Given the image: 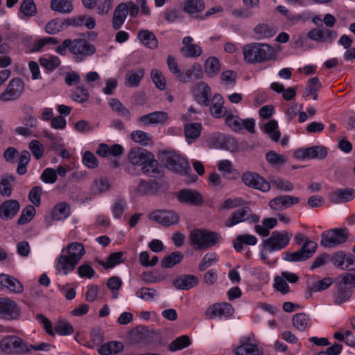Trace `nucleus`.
<instances>
[{"instance_id":"obj_1","label":"nucleus","mask_w":355,"mask_h":355,"mask_svg":"<svg viewBox=\"0 0 355 355\" xmlns=\"http://www.w3.org/2000/svg\"><path fill=\"white\" fill-rule=\"evenodd\" d=\"M67 49L73 55L76 62H80L96 53V47L85 39H65L61 44L55 48V52L65 55Z\"/></svg>"},{"instance_id":"obj_2","label":"nucleus","mask_w":355,"mask_h":355,"mask_svg":"<svg viewBox=\"0 0 355 355\" xmlns=\"http://www.w3.org/2000/svg\"><path fill=\"white\" fill-rule=\"evenodd\" d=\"M244 60L249 64L263 63L277 60V51L266 43L253 42L243 49Z\"/></svg>"},{"instance_id":"obj_3","label":"nucleus","mask_w":355,"mask_h":355,"mask_svg":"<svg viewBox=\"0 0 355 355\" xmlns=\"http://www.w3.org/2000/svg\"><path fill=\"white\" fill-rule=\"evenodd\" d=\"M67 252V254H60L58 258L56 269L62 270L67 275L73 271L83 256L85 254L83 243L73 242L63 248L62 252Z\"/></svg>"},{"instance_id":"obj_4","label":"nucleus","mask_w":355,"mask_h":355,"mask_svg":"<svg viewBox=\"0 0 355 355\" xmlns=\"http://www.w3.org/2000/svg\"><path fill=\"white\" fill-rule=\"evenodd\" d=\"M220 238L218 233L203 229L193 230L189 234L191 245L196 250H207L216 245Z\"/></svg>"},{"instance_id":"obj_5","label":"nucleus","mask_w":355,"mask_h":355,"mask_svg":"<svg viewBox=\"0 0 355 355\" xmlns=\"http://www.w3.org/2000/svg\"><path fill=\"white\" fill-rule=\"evenodd\" d=\"M159 158L164 166L173 172L187 175L191 171L189 162L174 151H164Z\"/></svg>"},{"instance_id":"obj_6","label":"nucleus","mask_w":355,"mask_h":355,"mask_svg":"<svg viewBox=\"0 0 355 355\" xmlns=\"http://www.w3.org/2000/svg\"><path fill=\"white\" fill-rule=\"evenodd\" d=\"M292 236V233L287 231H274L268 238L262 241V248L268 253L280 251L289 244Z\"/></svg>"},{"instance_id":"obj_7","label":"nucleus","mask_w":355,"mask_h":355,"mask_svg":"<svg viewBox=\"0 0 355 355\" xmlns=\"http://www.w3.org/2000/svg\"><path fill=\"white\" fill-rule=\"evenodd\" d=\"M348 233L346 228H334L324 231L321 234L320 245L327 248H333L345 243Z\"/></svg>"},{"instance_id":"obj_8","label":"nucleus","mask_w":355,"mask_h":355,"mask_svg":"<svg viewBox=\"0 0 355 355\" xmlns=\"http://www.w3.org/2000/svg\"><path fill=\"white\" fill-rule=\"evenodd\" d=\"M1 349L8 354H24L29 352L27 343L19 337L8 336L0 342Z\"/></svg>"},{"instance_id":"obj_9","label":"nucleus","mask_w":355,"mask_h":355,"mask_svg":"<svg viewBox=\"0 0 355 355\" xmlns=\"http://www.w3.org/2000/svg\"><path fill=\"white\" fill-rule=\"evenodd\" d=\"M241 181L248 187L268 192L271 188L270 183L254 172H245L241 175Z\"/></svg>"},{"instance_id":"obj_10","label":"nucleus","mask_w":355,"mask_h":355,"mask_svg":"<svg viewBox=\"0 0 355 355\" xmlns=\"http://www.w3.org/2000/svg\"><path fill=\"white\" fill-rule=\"evenodd\" d=\"M20 313V308L15 301L9 298H0V318L14 320L19 318Z\"/></svg>"},{"instance_id":"obj_11","label":"nucleus","mask_w":355,"mask_h":355,"mask_svg":"<svg viewBox=\"0 0 355 355\" xmlns=\"http://www.w3.org/2000/svg\"><path fill=\"white\" fill-rule=\"evenodd\" d=\"M24 89V83L21 78H12L8 85L6 90L0 95L3 101H10L18 98Z\"/></svg>"},{"instance_id":"obj_12","label":"nucleus","mask_w":355,"mask_h":355,"mask_svg":"<svg viewBox=\"0 0 355 355\" xmlns=\"http://www.w3.org/2000/svg\"><path fill=\"white\" fill-rule=\"evenodd\" d=\"M336 37L337 34L335 31L324 28L322 24H320L318 28L311 29L307 33V37L310 40L322 43H331Z\"/></svg>"},{"instance_id":"obj_13","label":"nucleus","mask_w":355,"mask_h":355,"mask_svg":"<svg viewBox=\"0 0 355 355\" xmlns=\"http://www.w3.org/2000/svg\"><path fill=\"white\" fill-rule=\"evenodd\" d=\"M210 142L215 148H223L234 153L238 150V142L231 136L217 134L210 138Z\"/></svg>"},{"instance_id":"obj_14","label":"nucleus","mask_w":355,"mask_h":355,"mask_svg":"<svg viewBox=\"0 0 355 355\" xmlns=\"http://www.w3.org/2000/svg\"><path fill=\"white\" fill-rule=\"evenodd\" d=\"M177 198L180 203L191 206H200L203 202L202 196L194 189H181L177 194Z\"/></svg>"},{"instance_id":"obj_15","label":"nucleus","mask_w":355,"mask_h":355,"mask_svg":"<svg viewBox=\"0 0 355 355\" xmlns=\"http://www.w3.org/2000/svg\"><path fill=\"white\" fill-rule=\"evenodd\" d=\"M150 218L164 226H171L178 224L179 216L173 211L158 210L150 215Z\"/></svg>"},{"instance_id":"obj_16","label":"nucleus","mask_w":355,"mask_h":355,"mask_svg":"<svg viewBox=\"0 0 355 355\" xmlns=\"http://www.w3.org/2000/svg\"><path fill=\"white\" fill-rule=\"evenodd\" d=\"M297 156L302 159H324L327 155V148L323 146H313L306 148H300L296 151Z\"/></svg>"},{"instance_id":"obj_17","label":"nucleus","mask_w":355,"mask_h":355,"mask_svg":"<svg viewBox=\"0 0 355 355\" xmlns=\"http://www.w3.org/2000/svg\"><path fill=\"white\" fill-rule=\"evenodd\" d=\"M234 309L229 303H216L208 307L205 312V315L209 319H214L216 316L230 317L232 315Z\"/></svg>"},{"instance_id":"obj_18","label":"nucleus","mask_w":355,"mask_h":355,"mask_svg":"<svg viewBox=\"0 0 355 355\" xmlns=\"http://www.w3.org/2000/svg\"><path fill=\"white\" fill-rule=\"evenodd\" d=\"M153 153L140 147L132 148L128 153V160L134 166H142Z\"/></svg>"},{"instance_id":"obj_19","label":"nucleus","mask_w":355,"mask_h":355,"mask_svg":"<svg viewBox=\"0 0 355 355\" xmlns=\"http://www.w3.org/2000/svg\"><path fill=\"white\" fill-rule=\"evenodd\" d=\"M299 202L300 199L297 197L282 195L272 199L269 202V207L273 210L281 211Z\"/></svg>"},{"instance_id":"obj_20","label":"nucleus","mask_w":355,"mask_h":355,"mask_svg":"<svg viewBox=\"0 0 355 355\" xmlns=\"http://www.w3.org/2000/svg\"><path fill=\"white\" fill-rule=\"evenodd\" d=\"M355 198L353 188L338 189L329 193V200L334 204L345 203Z\"/></svg>"},{"instance_id":"obj_21","label":"nucleus","mask_w":355,"mask_h":355,"mask_svg":"<svg viewBox=\"0 0 355 355\" xmlns=\"http://www.w3.org/2000/svg\"><path fill=\"white\" fill-rule=\"evenodd\" d=\"M141 170L143 174L151 178L162 177L164 175L162 166L155 158L153 154H152L151 157H150L146 162L144 164Z\"/></svg>"},{"instance_id":"obj_22","label":"nucleus","mask_w":355,"mask_h":355,"mask_svg":"<svg viewBox=\"0 0 355 355\" xmlns=\"http://www.w3.org/2000/svg\"><path fill=\"white\" fill-rule=\"evenodd\" d=\"M159 188V184L155 180H141L135 189V193L141 196H152L157 193Z\"/></svg>"},{"instance_id":"obj_23","label":"nucleus","mask_w":355,"mask_h":355,"mask_svg":"<svg viewBox=\"0 0 355 355\" xmlns=\"http://www.w3.org/2000/svg\"><path fill=\"white\" fill-rule=\"evenodd\" d=\"M20 205L16 200H8L0 205V218L8 220L13 218L19 210Z\"/></svg>"},{"instance_id":"obj_24","label":"nucleus","mask_w":355,"mask_h":355,"mask_svg":"<svg viewBox=\"0 0 355 355\" xmlns=\"http://www.w3.org/2000/svg\"><path fill=\"white\" fill-rule=\"evenodd\" d=\"M251 211L252 210L249 207H243L236 209L225 220V225L227 227H231L239 223L247 220L248 215H249Z\"/></svg>"},{"instance_id":"obj_25","label":"nucleus","mask_w":355,"mask_h":355,"mask_svg":"<svg viewBox=\"0 0 355 355\" xmlns=\"http://www.w3.org/2000/svg\"><path fill=\"white\" fill-rule=\"evenodd\" d=\"M168 119V113L162 111H157L141 116L138 119V122L145 125L164 123Z\"/></svg>"},{"instance_id":"obj_26","label":"nucleus","mask_w":355,"mask_h":355,"mask_svg":"<svg viewBox=\"0 0 355 355\" xmlns=\"http://www.w3.org/2000/svg\"><path fill=\"white\" fill-rule=\"evenodd\" d=\"M128 14V10L127 3H121L116 6L112 17V27L114 30H118L121 27Z\"/></svg>"},{"instance_id":"obj_27","label":"nucleus","mask_w":355,"mask_h":355,"mask_svg":"<svg viewBox=\"0 0 355 355\" xmlns=\"http://www.w3.org/2000/svg\"><path fill=\"white\" fill-rule=\"evenodd\" d=\"M257 239L255 236L243 234L238 235L233 241V248L237 252L243 250L244 245H255L257 243Z\"/></svg>"},{"instance_id":"obj_28","label":"nucleus","mask_w":355,"mask_h":355,"mask_svg":"<svg viewBox=\"0 0 355 355\" xmlns=\"http://www.w3.org/2000/svg\"><path fill=\"white\" fill-rule=\"evenodd\" d=\"M0 284L15 293H21L24 291V287L20 282L8 275H0Z\"/></svg>"},{"instance_id":"obj_29","label":"nucleus","mask_w":355,"mask_h":355,"mask_svg":"<svg viewBox=\"0 0 355 355\" xmlns=\"http://www.w3.org/2000/svg\"><path fill=\"white\" fill-rule=\"evenodd\" d=\"M198 284V278L192 275L179 276L173 281V285L179 290H189Z\"/></svg>"},{"instance_id":"obj_30","label":"nucleus","mask_w":355,"mask_h":355,"mask_svg":"<svg viewBox=\"0 0 355 355\" xmlns=\"http://www.w3.org/2000/svg\"><path fill=\"white\" fill-rule=\"evenodd\" d=\"M179 77L180 82L181 83L201 79L203 77L202 66L198 63H195L190 69L184 72L182 75H180Z\"/></svg>"},{"instance_id":"obj_31","label":"nucleus","mask_w":355,"mask_h":355,"mask_svg":"<svg viewBox=\"0 0 355 355\" xmlns=\"http://www.w3.org/2000/svg\"><path fill=\"white\" fill-rule=\"evenodd\" d=\"M224 99L220 94H216L212 98V104L210 106V112L212 116L220 119L226 114L227 110L223 107Z\"/></svg>"},{"instance_id":"obj_32","label":"nucleus","mask_w":355,"mask_h":355,"mask_svg":"<svg viewBox=\"0 0 355 355\" xmlns=\"http://www.w3.org/2000/svg\"><path fill=\"white\" fill-rule=\"evenodd\" d=\"M138 38L146 47L155 49L157 47L158 41L155 34L148 30H141L138 33Z\"/></svg>"},{"instance_id":"obj_33","label":"nucleus","mask_w":355,"mask_h":355,"mask_svg":"<svg viewBox=\"0 0 355 355\" xmlns=\"http://www.w3.org/2000/svg\"><path fill=\"white\" fill-rule=\"evenodd\" d=\"M338 291L334 295V302L341 304L347 302L352 295L351 289L346 285H342V282L337 280Z\"/></svg>"},{"instance_id":"obj_34","label":"nucleus","mask_w":355,"mask_h":355,"mask_svg":"<svg viewBox=\"0 0 355 355\" xmlns=\"http://www.w3.org/2000/svg\"><path fill=\"white\" fill-rule=\"evenodd\" d=\"M123 345L121 342L111 341L101 345L98 352L101 355H111L121 352Z\"/></svg>"},{"instance_id":"obj_35","label":"nucleus","mask_w":355,"mask_h":355,"mask_svg":"<svg viewBox=\"0 0 355 355\" xmlns=\"http://www.w3.org/2000/svg\"><path fill=\"white\" fill-rule=\"evenodd\" d=\"M144 75V70L143 69H138L137 71L129 70L125 74V84L128 87H135L139 85L141 78Z\"/></svg>"},{"instance_id":"obj_36","label":"nucleus","mask_w":355,"mask_h":355,"mask_svg":"<svg viewBox=\"0 0 355 355\" xmlns=\"http://www.w3.org/2000/svg\"><path fill=\"white\" fill-rule=\"evenodd\" d=\"M183 259L184 254L182 252L180 251L173 252L162 259L161 266L164 268H171L175 265L180 263Z\"/></svg>"},{"instance_id":"obj_37","label":"nucleus","mask_w":355,"mask_h":355,"mask_svg":"<svg viewBox=\"0 0 355 355\" xmlns=\"http://www.w3.org/2000/svg\"><path fill=\"white\" fill-rule=\"evenodd\" d=\"M50 6L53 11L62 14H68L73 10L72 3L69 0H51Z\"/></svg>"},{"instance_id":"obj_38","label":"nucleus","mask_w":355,"mask_h":355,"mask_svg":"<svg viewBox=\"0 0 355 355\" xmlns=\"http://www.w3.org/2000/svg\"><path fill=\"white\" fill-rule=\"evenodd\" d=\"M310 318L304 313H296L293 316V327L300 331H305L309 327Z\"/></svg>"},{"instance_id":"obj_39","label":"nucleus","mask_w":355,"mask_h":355,"mask_svg":"<svg viewBox=\"0 0 355 355\" xmlns=\"http://www.w3.org/2000/svg\"><path fill=\"white\" fill-rule=\"evenodd\" d=\"M70 214V208L67 203L60 202L56 205L51 213L53 220H61L67 218Z\"/></svg>"},{"instance_id":"obj_40","label":"nucleus","mask_w":355,"mask_h":355,"mask_svg":"<svg viewBox=\"0 0 355 355\" xmlns=\"http://www.w3.org/2000/svg\"><path fill=\"white\" fill-rule=\"evenodd\" d=\"M149 336V331L144 326H139L130 332V339L134 343L145 342Z\"/></svg>"},{"instance_id":"obj_41","label":"nucleus","mask_w":355,"mask_h":355,"mask_svg":"<svg viewBox=\"0 0 355 355\" xmlns=\"http://www.w3.org/2000/svg\"><path fill=\"white\" fill-rule=\"evenodd\" d=\"M183 3V10L189 15L202 12L205 9L203 0H186Z\"/></svg>"},{"instance_id":"obj_42","label":"nucleus","mask_w":355,"mask_h":355,"mask_svg":"<svg viewBox=\"0 0 355 355\" xmlns=\"http://www.w3.org/2000/svg\"><path fill=\"white\" fill-rule=\"evenodd\" d=\"M108 104L114 112H116L121 116L125 117L130 121L131 115L130 111L116 98H110Z\"/></svg>"},{"instance_id":"obj_43","label":"nucleus","mask_w":355,"mask_h":355,"mask_svg":"<svg viewBox=\"0 0 355 355\" xmlns=\"http://www.w3.org/2000/svg\"><path fill=\"white\" fill-rule=\"evenodd\" d=\"M191 344V340L189 336L183 335L173 340L169 344L168 348L171 352H175L178 350L183 349L189 346Z\"/></svg>"},{"instance_id":"obj_44","label":"nucleus","mask_w":355,"mask_h":355,"mask_svg":"<svg viewBox=\"0 0 355 355\" xmlns=\"http://www.w3.org/2000/svg\"><path fill=\"white\" fill-rule=\"evenodd\" d=\"M278 128L277 121L272 119L269 121L264 125V132L268 134L271 139L275 142H277L279 140L281 133Z\"/></svg>"},{"instance_id":"obj_45","label":"nucleus","mask_w":355,"mask_h":355,"mask_svg":"<svg viewBox=\"0 0 355 355\" xmlns=\"http://www.w3.org/2000/svg\"><path fill=\"white\" fill-rule=\"evenodd\" d=\"M123 254L124 253L123 252H112L109 255L105 262L101 261L100 264L106 269L112 268L116 266L117 264L123 262Z\"/></svg>"},{"instance_id":"obj_46","label":"nucleus","mask_w":355,"mask_h":355,"mask_svg":"<svg viewBox=\"0 0 355 355\" xmlns=\"http://www.w3.org/2000/svg\"><path fill=\"white\" fill-rule=\"evenodd\" d=\"M259 352L257 345L250 343H245L239 345L235 349L234 353L236 355H261L262 353L255 354Z\"/></svg>"},{"instance_id":"obj_47","label":"nucleus","mask_w":355,"mask_h":355,"mask_svg":"<svg viewBox=\"0 0 355 355\" xmlns=\"http://www.w3.org/2000/svg\"><path fill=\"white\" fill-rule=\"evenodd\" d=\"M15 181L12 175L5 174L0 182V193L3 196L9 197L12 194L11 182Z\"/></svg>"},{"instance_id":"obj_48","label":"nucleus","mask_w":355,"mask_h":355,"mask_svg":"<svg viewBox=\"0 0 355 355\" xmlns=\"http://www.w3.org/2000/svg\"><path fill=\"white\" fill-rule=\"evenodd\" d=\"M205 69L209 77L215 76L220 70L219 60L215 57L209 58L205 63Z\"/></svg>"},{"instance_id":"obj_49","label":"nucleus","mask_w":355,"mask_h":355,"mask_svg":"<svg viewBox=\"0 0 355 355\" xmlns=\"http://www.w3.org/2000/svg\"><path fill=\"white\" fill-rule=\"evenodd\" d=\"M321 87V84L317 77L310 79L308 86L304 89V95L305 96H311L313 99L315 101L318 98L317 92Z\"/></svg>"},{"instance_id":"obj_50","label":"nucleus","mask_w":355,"mask_h":355,"mask_svg":"<svg viewBox=\"0 0 355 355\" xmlns=\"http://www.w3.org/2000/svg\"><path fill=\"white\" fill-rule=\"evenodd\" d=\"M131 139L136 143L142 146H148L152 144V137L141 130H135L131 133Z\"/></svg>"},{"instance_id":"obj_51","label":"nucleus","mask_w":355,"mask_h":355,"mask_svg":"<svg viewBox=\"0 0 355 355\" xmlns=\"http://www.w3.org/2000/svg\"><path fill=\"white\" fill-rule=\"evenodd\" d=\"M202 130V125L199 123H191L184 125V135L187 139L198 138Z\"/></svg>"},{"instance_id":"obj_52","label":"nucleus","mask_w":355,"mask_h":355,"mask_svg":"<svg viewBox=\"0 0 355 355\" xmlns=\"http://www.w3.org/2000/svg\"><path fill=\"white\" fill-rule=\"evenodd\" d=\"M20 12L27 17L35 16L37 8L33 0H23L20 6Z\"/></svg>"},{"instance_id":"obj_53","label":"nucleus","mask_w":355,"mask_h":355,"mask_svg":"<svg viewBox=\"0 0 355 355\" xmlns=\"http://www.w3.org/2000/svg\"><path fill=\"white\" fill-rule=\"evenodd\" d=\"M31 159V155L28 150H22L21 152L19 161L18 166L17 168V173L22 175L26 173V166L28 165L29 161Z\"/></svg>"},{"instance_id":"obj_54","label":"nucleus","mask_w":355,"mask_h":355,"mask_svg":"<svg viewBox=\"0 0 355 355\" xmlns=\"http://www.w3.org/2000/svg\"><path fill=\"white\" fill-rule=\"evenodd\" d=\"M40 63L42 67L52 71L60 66V60L57 56L50 55L49 58H41Z\"/></svg>"},{"instance_id":"obj_55","label":"nucleus","mask_w":355,"mask_h":355,"mask_svg":"<svg viewBox=\"0 0 355 355\" xmlns=\"http://www.w3.org/2000/svg\"><path fill=\"white\" fill-rule=\"evenodd\" d=\"M182 54L187 58L200 56L202 54V49L198 44L184 46L180 49Z\"/></svg>"},{"instance_id":"obj_56","label":"nucleus","mask_w":355,"mask_h":355,"mask_svg":"<svg viewBox=\"0 0 355 355\" xmlns=\"http://www.w3.org/2000/svg\"><path fill=\"white\" fill-rule=\"evenodd\" d=\"M35 214V209L33 205L26 207L21 211V216L17 220L19 225L26 224L33 218Z\"/></svg>"},{"instance_id":"obj_57","label":"nucleus","mask_w":355,"mask_h":355,"mask_svg":"<svg viewBox=\"0 0 355 355\" xmlns=\"http://www.w3.org/2000/svg\"><path fill=\"white\" fill-rule=\"evenodd\" d=\"M270 181L273 187L280 191H291L293 189V184L289 180L274 178Z\"/></svg>"},{"instance_id":"obj_58","label":"nucleus","mask_w":355,"mask_h":355,"mask_svg":"<svg viewBox=\"0 0 355 355\" xmlns=\"http://www.w3.org/2000/svg\"><path fill=\"white\" fill-rule=\"evenodd\" d=\"M71 98L78 103H83L87 101L89 94L84 87L78 86L71 94Z\"/></svg>"},{"instance_id":"obj_59","label":"nucleus","mask_w":355,"mask_h":355,"mask_svg":"<svg viewBox=\"0 0 355 355\" xmlns=\"http://www.w3.org/2000/svg\"><path fill=\"white\" fill-rule=\"evenodd\" d=\"M62 30L63 23H61V19L59 18L51 19L45 26L46 32L50 35H55Z\"/></svg>"},{"instance_id":"obj_60","label":"nucleus","mask_w":355,"mask_h":355,"mask_svg":"<svg viewBox=\"0 0 355 355\" xmlns=\"http://www.w3.org/2000/svg\"><path fill=\"white\" fill-rule=\"evenodd\" d=\"M226 125L235 132H240L242 130V119L238 116L233 114H228L225 119Z\"/></svg>"},{"instance_id":"obj_61","label":"nucleus","mask_w":355,"mask_h":355,"mask_svg":"<svg viewBox=\"0 0 355 355\" xmlns=\"http://www.w3.org/2000/svg\"><path fill=\"white\" fill-rule=\"evenodd\" d=\"M347 257L346 256V253L343 251H338L332 254V255H329V261L333 263V264L341 269H345V267H343L345 261H347Z\"/></svg>"},{"instance_id":"obj_62","label":"nucleus","mask_w":355,"mask_h":355,"mask_svg":"<svg viewBox=\"0 0 355 355\" xmlns=\"http://www.w3.org/2000/svg\"><path fill=\"white\" fill-rule=\"evenodd\" d=\"M55 331L59 335L67 336L73 333V329L70 323L64 320H60L55 326Z\"/></svg>"},{"instance_id":"obj_63","label":"nucleus","mask_w":355,"mask_h":355,"mask_svg":"<svg viewBox=\"0 0 355 355\" xmlns=\"http://www.w3.org/2000/svg\"><path fill=\"white\" fill-rule=\"evenodd\" d=\"M151 78L157 89L164 90L166 88V80L160 71L157 69H153Z\"/></svg>"},{"instance_id":"obj_64","label":"nucleus","mask_w":355,"mask_h":355,"mask_svg":"<svg viewBox=\"0 0 355 355\" xmlns=\"http://www.w3.org/2000/svg\"><path fill=\"white\" fill-rule=\"evenodd\" d=\"M318 245L315 241L306 240L302 248L299 250L309 259L315 252Z\"/></svg>"}]
</instances>
